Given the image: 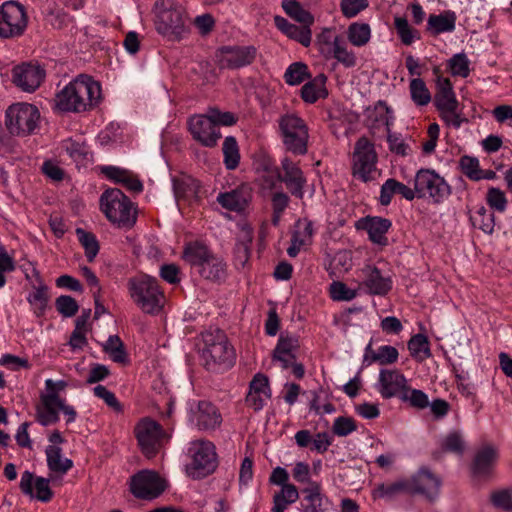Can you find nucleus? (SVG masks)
Masks as SVG:
<instances>
[{
  "label": "nucleus",
  "mask_w": 512,
  "mask_h": 512,
  "mask_svg": "<svg viewBox=\"0 0 512 512\" xmlns=\"http://www.w3.org/2000/svg\"><path fill=\"white\" fill-rule=\"evenodd\" d=\"M333 57L347 68L356 65V56L353 51L348 50L344 39L336 35L333 39V49L331 51Z\"/></svg>",
  "instance_id": "nucleus-38"
},
{
  "label": "nucleus",
  "mask_w": 512,
  "mask_h": 512,
  "mask_svg": "<svg viewBox=\"0 0 512 512\" xmlns=\"http://www.w3.org/2000/svg\"><path fill=\"white\" fill-rule=\"evenodd\" d=\"M368 5V0H341L340 9L345 17L352 18L366 9Z\"/></svg>",
  "instance_id": "nucleus-62"
},
{
  "label": "nucleus",
  "mask_w": 512,
  "mask_h": 512,
  "mask_svg": "<svg viewBox=\"0 0 512 512\" xmlns=\"http://www.w3.org/2000/svg\"><path fill=\"white\" fill-rule=\"evenodd\" d=\"M282 8L286 14L306 26H310L314 22L311 13L303 9L296 0H283Z\"/></svg>",
  "instance_id": "nucleus-43"
},
{
  "label": "nucleus",
  "mask_w": 512,
  "mask_h": 512,
  "mask_svg": "<svg viewBox=\"0 0 512 512\" xmlns=\"http://www.w3.org/2000/svg\"><path fill=\"white\" fill-rule=\"evenodd\" d=\"M76 235L85 250V256L87 257V260L92 262L99 252V244L95 235L85 231L82 228L76 229Z\"/></svg>",
  "instance_id": "nucleus-48"
},
{
  "label": "nucleus",
  "mask_w": 512,
  "mask_h": 512,
  "mask_svg": "<svg viewBox=\"0 0 512 512\" xmlns=\"http://www.w3.org/2000/svg\"><path fill=\"white\" fill-rule=\"evenodd\" d=\"M309 77L308 66L302 62L292 63L284 74L285 82L292 86L301 84Z\"/></svg>",
  "instance_id": "nucleus-50"
},
{
  "label": "nucleus",
  "mask_w": 512,
  "mask_h": 512,
  "mask_svg": "<svg viewBox=\"0 0 512 512\" xmlns=\"http://www.w3.org/2000/svg\"><path fill=\"white\" fill-rule=\"evenodd\" d=\"M188 128L193 139L205 147H215L221 138L219 128L216 127L208 113L190 117Z\"/></svg>",
  "instance_id": "nucleus-18"
},
{
  "label": "nucleus",
  "mask_w": 512,
  "mask_h": 512,
  "mask_svg": "<svg viewBox=\"0 0 512 512\" xmlns=\"http://www.w3.org/2000/svg\"><path fill=\"white\" fill-rule=\"evenodd\" d=\"M299 499V492L295 485H286L273 495L272 512H285V510Z\"/></svg>",
  "instance_id": "nucleus-37"
},
{
  "label": "nucleus",
  "mask_w": 512,
  "mask_h": 512,
  "mask_svg": "<svg viewBox=\"0 0 512 512\" xmlns=\"http://www.w3.org/2000/svg\"><path fill=\"white\" fill-rule=\"evenodd\" d=\"M199 183L195 179L187 178L174 182V193L177 199H193L199 192Z\"/></svg>",
  "instance_id": "nucleus-47"
},
{
  "label": "nucleus",
  "mask_w": 512,
  "mask_h": 512,
  "mask_svg": "<svg viewBox=\"0 0 512 512\" xmlns=\"http://www.w3.org/2000/svg\"><path fill=\"white\" fill-rule=\"evenodd\" d=\"M493 505L504 511H512V489L499 490L491 495Z\"/></svg>",
  "instance_id": "nucleus-64"
},
{
  "label": "nucleus",
  "mask_w": 512,
  "mask_h": 512,
  "mask_svg": "<svg viewBox=\"0 0 512 512\" xmlns=\"http://www.w3.org/2000/svg\"><path fill=\"white\" fill-rule=\"evenodd\" d=\"M47 466L52 473L64 475L73 466L72 460L62 456V449L56 445H49L45 451Z\"/></svg>",
  "instance_id": "nucleus-34"
},
{
  "label": "nucleus",
  "mask_w": 512,
  "mask_h": 512,
  "mask_svg": "<svg viewBox=\"0 0 512 512\" xmlns=\"http://www.w3.org/2000/svg\"><path fill=\"white\" fill-rule=\"evenodd\" d=\"M414 191L419 199L442 203L451 194L446 180L432 169H420L414 177Z\"/></svg>",
  "instance_id": "nucleus-9"
},
{
  "label": "nucleus",
  "mask_w": 512,
  "mask_h": 512,
  "mask_svg": "<svg viewBox=\"0 0 512 512\" xmlns=\"http://www.w3.org/2000/svg\"><path fill=\"white\" fill-rule=\"evenodd\" d=\"M155 29L168 41L179 42L190 33L189 17L185 8L174 0L155 3Z\"/></svg>",
  "instance_id": "nucleus-3"
},
{
  "label": "nucleus",
  "mask_w": 512,
  "mask_h": 512,
  "mask_svg": "<svg viewBox=\"0 0 512 512\" xmlns=\"http://www.w3.org/2000/svg\"><path fill=\"white\" fill-rule=\"evenodd\" d=\"M60 395L45 393L40 397V403L36 406V420L42 426H49L59 421Z\"/></svg>",
  "instance_id": "nucleus-24"
},
{
  "label": "nucleus",
  "mask_w": 512,
  "mask_h": 512,
  "mask_svg": "<svg viewBox=\"0 0 512 512\" xmlns=\"http://www.w3.org/2000/svg\"><path fill=\"white\" fill-rule=\"evenodd\" d=\"M100 208L106 218L118 228L130 229L136 223V207L120 189L106 190L100 197Z\"/></svg>",
  "instance_id": "nucleus-6"
},
{
  "label": "nucleus",
  "mask_w": 512,
  "mask_h": 512,
  "mask_svg": "<svg viewBox=\"0 0 512 512\" xmlns=\"http://www.w3.org/2000/svg\"><path fill=\"white\" fill-rule=\"evenodd\" d=\"M28 17L23 5L6 1L0 7V37L13 38L22 35L27 27Z\"/></svg>",
  "instance_id": "nucleus-12"
},
{
  "label": "nucleus",
  "mask_w": 512,
  "mask_h": 512,
  "mask_svg": "<svg viewBox=\"0 0 512 512\" xmlns=\"http://www.w3.org/2000/svg\"><path fill=\"white\" fill-rule=\"evenodd\" d=\"M486 201L491 208L499 212H504L507 206L505 193L499 188L495 187H491L487 191Z\"/></svg>",
  "instance_id": "nucleus-61"
},
{
  "label": "nucleus",
  "mask_w": 512,
  "mask_h": 512,
  "mask_svg": "<svg viewBox=\"0 0 512 512\" xmlns=\"http://www.w3.org/2000/svg\"><path fill=\"white\" fill-rule=\"evenodd\" d=\"M330 296L335 301H350L357 296V290L347 287L346 284L334 281L329 288Z\"/></svg>",
  "instance_id": "nucleus-59"
},
{
  "label": "nucleus",
  "mask_w": 512,
  "mask_h": 512,
  "mask_svg": "<svg viewBox=\"0 0 512 512\" xmlns=\"http://www.w3.org/2000/svg\"><path fill=\"white\" fill-rule=\"evenodd\" d=\"M44 70L37 65L22 64L13 68V83L25 92L35 91L43 81Z\"/></svg>",
  "instance_id": "nucleus-23"
},
{
  "label": "nucleus",
  "mask_w": 512,
  "mask_h": 512,
  "mask_svg": "<svg viewBox=\"0 0 512 512\" xmlns=\"http://www.w3.org/2000/svg\"><path fill=\"white\" fill-rule=\"evenodd\" d=\"M49 482V479L37 477L26 470L21 475L19 487L23 494L41 502H49L53 497Z\"/></svg>",
  "instance_id": "nucleus-22"
},
{
  "label": "nucleus",
  "mask_w": 512,
  "mask_h": 512,
  "mask_svg": "<svg viewBox=\"0 0 512 512\" xmlns=\"http://www.w3.org/2000/svg\"><path fill=\"white\" fill-rule=\"evenodd\" d=\"M200 354L205 367L210 371H223L233 366L235 351L225 333L219 329L201 334Z\"/></svg>",
  "instance_id": "nucleus-4"
},
{
  "label": "nucleus",
  "mask_w": 512,
  "mask_h": 512,
  "mask_svg": "<svg viewBox=\"0 0 512 512\" xmlns=\"http://www.w3.org/2000/svg\"><path fill=\"white\" fill-rule=\"evenodd\" d=\"M100 99V84L90 76L82 74L55 95L54 103L62 112L81 113L97 106Z\"/></svg>",
  "instance_id": "nucleus-1"
},
{
  "label": "nucleus",
  "mask_w": 512,
  "mask_h": 512,
  "mask_svg": "<svg viewBox=\"0 0 512 512\" xmlns=\"http://www.w3.org/2000/svg\"><path fill=\"white\" fill-rule=\"evenodd\" d=\"M298 347V340L293 336H281L274 349L273 358L281 363L282 368H289L295 360L294 350Z\"/></svg>",
  "instance_id": "nucleus-32"
},
{
  "label": "nucleus",
  "mask_w": 512,
  "mask_h": 512,
  "mask_svg": "<svg viewBox=\"0 0 512 512\" xmlns=\"http://www.w3.org/2000/svg\"><path fill=\"white\" fill-rule=\"evenodd\" d=\"M368 117L373 127L384 125L388 128V132L390 131L389 125L392 122L391 110L385 103L379 102Z\"/></svg>",
  "instance_id": "nucleus-54"
},
{
  "label": "nucleus",
  "mask_w": 512,
  "mask_h": 512,
  "mask_svg": "<svg viewBox=\"0 0 512 512\" xmlns=\"http://www.w3.org/2000/svg\"><path fill=\"white\" fill-rule=\"evenodd\" d=\"M472 225L486 234H492L495 227L494 214L484 206L477 208L470 216Z\"/></svg>",
  "instance_id": "nucleus-40"
},
{
  "label": "nucleus",
  "mask_w": 512,
  "mask_h": 512,
  "mask_svg": "<svg viewBox=\"0 0 512 512\" xmlns=\"http://www.w3.org/2000/svg\"><path fill=\"white\" fill-rule=\"evenodd\" d=\"M462 172L472 180L483 179V171L479 168V161L476 158L463 156L460 159Z\"/></svg>",
  "instance_id": "nucleus-60"
},
{
  "label": "nucleus",
  "mask_w": 512,
  "mask_h": 512,
  "mask_svg": "<svg viewBox=\"0 0 512 512\" xmlns=\"http://www.w3.org/2000/svg\"><path fill=\"white\" fill-rule=\"evenodd\" d=\"M255 58L253 46H222L215 53V61L221 69H239L250 65Z\"/></svg>",
  "instance_id": "nucleus-17"
},
{
  "label": "nucleus",
  "mask_w": 512,
  "mask_h": 512,
  "mask_svg": "<svg viewBox=\"0 0 512 512\" xmlns=\"http://www.w3.org/2000/svg\"><path fill=\"white\" fill-rule=\"evenodd\" d=\"M189 454L192 461L188 467V473L193 478H203L211 474L217 467L215 446L208 440L192 442Z\"/></svg>",
  "instance_id": "nucleus-11"
},
{
  "label": "nucleus",
  "mask_w": 512,
  "mask_h": 512,
  "mask_svg": "<svg viewBox=\"0 0 512 512\" xmlns=\"http://www.w3.org/2000/svg\"><path fill=\"white\" fill-rule=\"evenodd\" d=\"M441 447L444 451L462 454L465 449V442L463 436L458 431H452L445 436L441 442Z\"/></svg>",
  "instance_id": "nucleus-55"
},
{
  "label": "nucleus",
  "mask_w": 512,
  "mask_h": 512,
  "mask_svg": "<svg viewBox=\"0 0 512 512\" xmlns=\"http://www.w3.org/2000/svg\"><path fill=\"white\" fill-rule=\"evenodd\" d=\"M347 37L352 45L362 47L366 45L370 40V26L367 23H352L348 27Z\"/></svg>",
  "instance_id": "nucleus-41"
},
{
  "label": "nucleus",
  "mask_w": 512,
  "mask_h": 512,
  "mask_svg": "<svg viewBox=\"0 0 512 512\" xmlns=\"http://www.w3.org/2000/svg\"><path fill=\"white\" fill-rule=\"evenodd\" d=\"M406 387L407 379L399 370H380L376 389L383 399L400 398Z\"/></svg>",
  "instance_id": "nucleus-20"
},
{
  "label": "nucleus",
  "mask_w": 512,
  "mask_h": 512,
  "mask_svg": "<svg viewBox=\"0 0 512 512\" xmlns=\"http://www.w3.org/2000/svg\"><path fill=\"white\" fill-rule=\"evenodd\" d=\"M394 194H400L408 201H412L414 198H416L414 188L412 189L407 185L393 178H390L386 180L385 183L381 186L379 198L380 203L385 206L389 205Z\"/></svg>",
  "instance_id": "nucleus-27"
},
{
  "label": "nucleus",
  "mask_w": 512,
  "mask_h": 512,
  "mask_svg": "<svg viewBox=\"0 0 512 512\" xmlns=\"http://www.w3.org/2000/svg\"><path fill=\"white\" fill-rule=\"evenodd\" d=\"M250 194L245 188H237L217 196L218 203L225 209L240 212L248 205Z\"/></svg>",
  "instance_id": "nucleus-30"
},
{
  "label": "nucleus",
  "mask_w": 512,
  "mask_h": 512,
  "mask_svg": "<svg viewBox=\"0 0 512 512\" xmlns=\"http://www.w3.org/2000/svg\"><path fill=\"white\" fill-rule=\"evenodd\" d=\"M102 173L113 180L125 186L128 190L139 193L143 190V185L130 171L114 166H105L101 168Z\"/></svg>",
  "instance_id": "nucleus-29"
},
{
  "label": "nucleus",
  "mask_w": 512,
  "mask_h": 512,
  "mask_svg": "<svg viewBox=\"0 0 512 512\" xmlns=\"http://www.w3.org/2000/svg\"><path fill=\"white\" fill-rule=\"evenodd\" d=\"M394 26L396 32L404 45H411L415 39L420 38V34L416 29H413L406 18L396 16L394 18Z\"/></svg>",
  "instance_id": "nucleus-49"
},
{
  "label": "nucleus",
  "mask_w": 512,
  "mask_h": 512,
  "mask_svg": "<svg viewBox=\"0 0 512 512\" xmlns=\"http://www.w3.org/2000/svg\"><path fill=\"white\" fill-rule=\"evenodd\" d=\"M457 16L454 11L447 10L441 14H431L427 20V31L432 35L453 32L456 26Z\"/></svg>",
  "instance_id": "nucleus-31"
},
{
  "label": "nucleus",
  "mask_w": 512,
  "mask_h": 512,
  "mask_svg": "<svg viewBox=\"0 0 512 512\" xmlns=\"http://www.w3.org/2000/svg\"><path fill=\"white\" fill-rule=\"evenodd\" d=\"M189 420L199 431H214L221 426L222 415L211 402H193L189 409Z\"/></svg>",
  "instance_id": "nucleus-16"
},
{
  "label": "nucleus",
  "mask_w": 512,
  "mask_h": 512,
  "mask_svg": "<svg viewBox=\"0 0 512 512\" xmlns=\"http://www.w3.org/2000/svg\"><path fill=\"white\" fill-rule=\"evenodd\" d=\"M327 77L324 74H319L311 81L304 84L301 89V97L306 103H315L320 98L327 96L325 84Z\"/></svg>",
  "instance_id": "nucleus-35"
},
{
  "label": "nucleus",
  "mask_w": 512,
  "mask_h": 512,
  "mask_svg": "<svg viewBox=\"0 0 512 512\" xmlns=\"http://www.w3.org/2000/svg\"><path fill=\"white\" fill-rule=\"evenodd\" d=\"M436 89L434 103L437 109H449L450 106L459 105L452 83L448 78L438 76Z\"/></svg>",
  "instance_id": "nucleus-33"
},
{
  "label": "nucleus",
  "mask_w": 512,
  "mask_h": 512,
  "mask_svg": "<svg viewBox=\"0 0 512 512\" xmlns=\"http://www.w3.org/2000/svg\"><path fill=\"white\" fill-rule=\"evenodd\" d=\"M278 178L286 185L293 196L299 199L303 198L306 177L298 164L289 157H284L281 160V172L278 173Z\"/></svg>",
  "instance_id": "nucleus-21"
},
{
  "label": "nucleus",
  "mask_w": 512,
  "mask_h": 512,
  "mask_svg": "<svg viewBox=\"0 0 512 512\" xmlns=\"http://www.w3.org/2000/svg\"><path fill=\"white\" fill-rule=\"evenodd\" d=\"M5 125L10 134L27 136L34 133L40 120V112L35 105L17 103L6 110Z\"/></svg>",
  "instance_id": "nucleus-8"
},
{
  "label": "nucleus",
  "mask_w": 512,
  "mask_h": 512,
  "mask_svg": "<svg viewBox=\"0 0 512 512\" xmlns=\"http://www.w3.org/2000/svg\"><path fill=\"white\" fill-rule=\"evenodd\" d=\"M134 433L142 452L148 458L156 455L164 439L168 437L162 426L148 417L142 418L136 424Z\"/></svg>",
  "instance_id": "nucleus-13"
},
{
  "label": "nucleus",
  "mask_w": 512,
  "mask_h": 512,
  "mask_svg": "<svg viewBox=\"0 0 512 512\" xmlns=\"http://www.w3.org/2000/svg\"><path fill=\"white\" fill-rule=\"evenodd\" d=\"M408 481L410 494H420L430 502L436 500L442 484L441 479L426 467L420 468Z\"/></svg>",
  "instance_id": "nucleus-19"
},
{
  "label": "nucleus",
  "mask_w": 512,
  "mask_h": 512,
  "mask_svg": "<svg viewBox=\"0 0 512 512\" xmlns=\"http://www.w3.org/2000/svg\"><path fill=\"white\" fill-rule=\"evenodd\" d=\"M400 493H410V486L408 479L399 480L390 484H379L373 490V497L392 499Z\"/></svg>",
  "instance_id": "nucleus-39"
},
{
  "label": "nucleus",
  "mask_w": 512,
  "mask_h": 512,
  "mask_svg": "<svg viewBox=\"0 0 512 512\" xmlns=\"http://www.w3.org/2000/svg\"><path fill=\"white\" fill-rule=\"evenodd\" d=\"M278 125L285 150L293 155H305L309 132L304 120L296 114H285L279 118Z\"/></svg>",
  "instance_id": "nucleus-7"
},
{
  "label": "nucleus",
  "mask_w": 512,
  "mask_h": 512,
  "mask_svg": "<svg viewBox=\"0 0 512 512\" xmlns=\"http://www.w3.org/2000/svg\"><path fill=\"white\" fill-rule=\"evenodd\" d=\"M165 481L154 471L143 470L130 481L131 493L139 499L153 500L165 490Z\"/></svg>",
  "instance_id": "nucleus-15"
},
{
  "label": "nucleus",
  "mask_w": 512,
  "mask_h": 512,
  "mask_svg": "<svg viewBox=\"0 0 512 512\" xmlns=\"http://www.w3.org/2000/svg\"><path fill=\"white\" fill-rule=\"evenodd\" d=\"M312 234V223L307 220H299L296 224V230L293 232L291 240L303 247L310 243Z\"/></svg>",
  "instance_id": "nucleus-56"
},
{
  "label": "nucleus",
  "mask_w": 512,
  "mask_h": 512,
  "mask_svg": "<svg viewBox=\"0 0 512 512\" xmlns=\"http://www.w3.org/2000/svg\"><path fill=\"white\" fill-rule=\"evenodd\" d=\"M55 305L58 312L65 317L74 316L79 308L77 301L73 297L67 295L58 297L56 299Z\"/></svg>",
  "instance_id": "nucleus-63"
},
{
  "label": "nucleus",
  "mask_w": 512,
  "mask_h": 512,
  "mask_svg": "<svg viewBox=\"0 0 512 512\" xmlns=\"http://www.w3.org/2000/svg\"><path fill=\"white\" fill-rule=\"evenodd\" d=\"M378 156L374 144L366 137H360L354 147L352 172L363 182L376 179Z\"/></svg>",
  "instance_id": "nucleus-10"
},
{
  "label": "nucleus",
  "mask_w": 512,
  "mask_h": 512,
  "mask_svg": "<svg viewBox=\"0 0 512 512\" xmlns=\"http://www.w3.org/2000/svg\"><path fill=\"white\" fill-rule=\"evenodd\" d=\"M411 99L417 106H426L431 101V93L425 82L420 78H413L409 83Z\"/></svg>",
  "instance_id": "nucleus-42"
},
{
  "label": "nucleus",
  "mask_w": 512,
  "mask_h": 512,
  "mask_svg": "<svg viewBox=\"0 0 512 512\" xmlns=\"http://www.w3.org/2000/svg\"><path fill=\"white\" fill-rule=\"evenodd\" d=\"M270 397L271 389L268 378L263 374H256L250 382L246 404L254 411H260Z\"/></svg>",
  "instance_id": "nucleus-25"
},
{
  "label": "nucleus",
  "mask_w": 512,
  "mask_h": 512,
  "mask_svg": "<svg viewBox=\"0 0 512 512\" xmlns=\"http://www.w3.org/2000/svg\"><path fill=\"white\" fill-rule=\"evenodd\" d=\"M391 221L382 217H366L362 220V227L367 231L369 239L377 245L386 246L388 238L386 233L391 227Z\"/></svg>",
  "instance_id": "nucleus-26"
},
{
  "label": "nucleus",
  "mask_w": 512,
  "mask_h": 512,
  "mask_svg": "<svg viewBox=\"0 0 512 512\" xmlns=\"http://www.w3.org/2000/svg\"><path fill=\"white\" fill-rule=\"evenodd\" d=\"M408 349L411 356L420 362L431 355L428 339L422 334H416L409 340Z\"/></svg>",
  "instance_id": "nucleus-45"
},
{
  "label": "nucleus",
  "mask_w": 512,
  "mask_h": 512,
  "mask_svg": "<svg viewBox=\"0 0 512 512\" xmlns=\"http://www.w3.org/2000/svg\"><path fill=\"white\" fill-rule=\"evenodd\" d=\"M27 300L38 317L43 315L48 303L47 287L45 285L35 287Z\"/></svg>",
  "instance_id": "nucleus-52"
},
{
  "label": "nucleus",
  "mask_w": 512,
  "mask_h": 512,
  "mask_svg": "<svg viewBox=\"0 0 512 512\" xmlns=\"http://www.w3.org/2000/svg\"><path fill=\"white\" fill-rule=\"evenodd\" d=\"M498 458V451L494 446L485 445L475 455L473 472L477 476L488 475Z\"/></svg>",
  "instance_id": "nucleus-28"
},
{
  "label": "nucleus",
  "mask_w": 512,
  "mask_h": 512,
  "mask_svg": "<svg viewBox=\"0 0 512 512\" xmlns=\"http://www.w3.org/2000/svg\"><path fill=\"white\" fill-rule=\"evenodd\" d=\"M400 399L409 402L411 406L418 409H424L429 405L428 396L422 390L410 389L408 386Z\"/></svg>",
  "instance_id": "nucleus-58"
},
{
  "label": "nucleus",
  "mask_w": 512,
  "mask_h": 512,
  "mask_svg": "<svg viewBox=\"0 0 512 512\" xmlns=\"http://www.w3.org/2000/svg\"><path fill=\"white\" fill-rule=\"evenodd\" d=\"M302 492L305 494L304 499L309 503L304 507V512H320L323 500L320 483L312 482Z\"/></svg>",
  "instance_id": "nucleus-44"
},
{
  "label": "nucleus",
  "mask_w": 512,
  "mask_h": 512,
  "mask_svg": "<svg viewBox=\"0 0 512 512\" xmlns=\"http://www.w3.org/2000/svg\"><path fill=\"white\" fill-rule=\"evenodd\" d=\"M448 68L453 76L466 78L470 74V61L465 53L454 54L448 60Z\"/></svg>",
  "instance_id": "nucleus-51"
},
{
  "label": "nucleus",
  "mask_w": 512,
  "mask_h": 512,
  "mask_svg": "<svg viewBox=\"0 0 512 512\" xmlns=\"http://www.w3.org/2000/svg\"><path fill=\"white\" fill-rule=\"evenodd\" d=\"M183 259L205 281L220 284L226 279V262L202 242L187 243L183 250Z\"/></svg>",
  "instance_id": "nucleus-2"
},
{
  "label": "nucleus",
  "mask_w": 512,
  "mask_h": 512,
  "mask_svg": "<svg viewBox=\"0 0 512 512\" xmlns=\"http://www.w3.org/2000/svg\"><path fill=\"white\" fill-rule=\"evenodd\" d=\"M128 294L133 303L146 314L156 315L164 306V293L157 279L140 274L127 281Z\"/></svg>",
  "instance_id": "nucleus-5"
},
{
  "label": "nucleus",
  "mask_w": 512,
  "mask_h": 512,
  "mask_svg": "<svg viewBox=\"0 0 512 512\" xmlns=\"http://www.w3.org/2000/svg\"><path fill=\"white\" fill-rule=\"evenodd\" d=\"M224 164L227 169L234 170L240 161V154L237 141L234 137L228 136L224 139L223 146Z\"/></svg>",
  "instance_id": "nucleus-46"
},
{
  "label": "nucleus",
  "mask_w": 512,
  "mask_h": 512,
  "mask_svg": "<svg viewBox=\"0 0 512 512\" xmlns=\"http://www.w3.org/2000/svg\"><path fill=\"white\" fill-rule=\"evenodd\" d=\"M356 275L358 291L384 296L392 289L391 277L373 265H365Z\"/></svg>",
  "instance_id": "nucleus-14"
},
{
  "label": "nucleus",
  "mask_w": 512,
  "mask_h": 512,
  "mask_svg": "<svg viewBox=\"0 0 512 512\" xmlns=\"http://www.w3.org/2000/svg\"><path fill=\"white\" fill-rule=\"evenodd\" d=\"M398 350L390 345H382L378 347L376 350L371 348V345H368L366 348V354L364 360L369 364L372 362H376L380 365H390L395 363L398 360Z\"/></svg>",
  "instance_id": "nucleus-36"
},
{
  "label": "nucleus",
  "mask_w": 512,
  "mask_h": 512,
  "mask_svg": "<svg viewBox=\"0 0 512 512\" xmlns=\"http://www.w3.org/2000/svg\"><path fill=\"white\" fill-rule=\"evenodd\" d=\"M104 350L107 352L113 361L123 363L126 360V353L123 348V343L117 335L110 336L104 345Z\"/></svg>",
  "instance_id": "nucleus-57"
},
{
  "label": "nucleus",
  "mask_w": 512,
  "mask_h": 512,
  "mask_svg": "<svg viewBox=\"0 0 512 512\" xmlns=\"http://www.w3.org/2000/svg\"><path fill=\"white\" fill-rule=\"evenodd\" d=\"M290 202L289 196L281 191L273 193L271 197V205H272V218L271 222L274 226H278L281 220V217L288 207Z\"/></svg>",
  "instance_id": "nucleus-53"
}]
</instances>
